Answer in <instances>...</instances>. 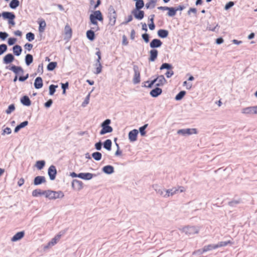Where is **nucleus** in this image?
Listing matches in <instances>:
<instances>
[{
	"mask_svg": "<svg viewBox=\"0 0 257 257\" xmlns=\"http://www.w3.org/2000/svg\"><path fill=\"white\" fill-rule=\"evenodd\" d=\"M90 22L92 24L95 25L96 26L95 28H93L92 29L97 31L99 30V27H98V23L97 20L99 21H102L103 20V16L101 12L99 10L94 11L93 14H91L89 17Z\"/></svg>",
	"mask_w": 257,
	"mask_h": 257,
	"instance_id": "nucleus-1",
	"label": "nucleus"
},
{
	"mask_svg": "<svg viewBox=\"0 0 257 257\" xmlns=\"http://www.w3.org/2000/svg\"><path fill=\"white\" fill-rule=\"evenodd\" d=\"M111 120L109 119H106L101 124L102 129L100 131V135H103L107 133H111L113 131L112 127L109 125Z\"/></svg>",
	"mask_w": 257,
	"mask_h": 257,
	"instance_id": "nucleus-2",
	"label": "nucleus"
},
{
	"mask_svg": "<svg viewBox=\"0 0 257 257\" xmlns=\"http://www.w3.org/2000/svg\"><path fill=\"white\" fill-rule=\"evenodd\" d=\"M64 194L61 191H55L50 190H46V197L50 200L62 198L64 197Z\"/></svg>",
	"mask_w": 257,
	"mask_h": 257,
	"instance_id": "nucleus-3",
	"label": "nucleus"
},
{
	"mask_svg": "<svg viewBox=\"0 0 257 257\" xmlns=\"http://www.w3.org/2000/svg\"><path fill=\"white\" fill-rule=\"evenodd\" d=\"M108 16L109 24L110 25L113 26L115 25L116 19L117 17L116 13L113 7L110 6L108 8Z\"/></svg>",
	"mask_w": 257,
	"mask_h": 257,
	"instance_id": "nucleus-4",
	"label": "nucleus"
},
{
	"mask_svg": "<svg viewBox=\"0 0 257 257\" xmlns=\"http://www.w3.org/2000/svg\"><path fill=\"white\" fill-rule=\"evenodd\" d=\"M180 230L182 232L185 233L186 235H191L198 233L199 229L198 227L194 226H187L182 228H180Z\"/></svg>",
	"mask_w": 257,
	"mask_h": 257,
	"instance_id": "nucleus-5",
	"label": "nucleus"
},
{
	"mask_svg": "<svg viewBox=\"0 0 257 257\" xmlns=\"http://www.w3.org/2000/svg\"><path fill=\"white\" fill-rule=\"evenodd\" d=\"M177 134L183 136H190L193 134H197V131L196 128H194L180 129L177 131Z\"/></svg>",
	"mask_w": 257,
	"mask_h": 257,
	"instance_id": "nucleus-6",
	"label": "nucleus"
},
{
	"mask_svg": "<svg viewBox=\"0 0 257 257\" xmlns=\"http://www.w3.org/2000/svg\"><path fill=\"white\" fill-rule=\"evenodd\" d=\"M133 70L134 72V75L133 81L135 84H137L139 83L141 81L140 71L138 66L136 65H134Z\"/></svg>",
	"mask_w": 257,
	"mask_h": 257,
	"instance_id": "nucleus-7",
	"label": "nucleus"
},
{
	"mask_svg": "<svg viewBox=\"0 0 257 257\" xmlns=\"http://www.w3.org/2000/svg\"><path fill=\"white\" fill-rule=\"evenodd\" d=\"M241 113L249 115L257 114V105L243 108L241 109Z\"/></svg>",
	"mask_w": 257,
	"mask_h": 257,
	"instance_id": "nucleus-8",
	"label": "nucleus"
},
{
	"mask_svg": "<svg viewBox=\"0 0 257 257\" xmlns=\"http://www.w3.org/2000/svg\"><path fill=\"white\" fill-rule=\"evenodd\" d=\"M48 174L51 180H54L57 174V170L56 167L54 165H51L49 167L48 170Z\"/></svg>",
	"mask_w": 257,
	"mask_h": 257,
	"instance_id": "nucleus-9",
	"label": "nucleus"
},
{
	"mask_svg": "<svg viewBox=\"0 0 257 257\" xmlns=\"http://www.w3.org/2000/svg\"><path fill=\"white\" fill-rule=\"evenodd\" d=\"M61 235L62 234H60V233L56 235L54 238H53L51 239L50 241H49L48 243V244L44 247V248H48L49 247H51L56 244L60 239Z\"/></svg>",
	"mask_w": 257,
	"mask_h": 257,
	"instance_id": "nucleus-10",
	"label": "nucleus"
},
{
	"mask_svg": "<svg viewBox=\"0 0 257 257\" xmlns=\"http://www.w3.org/2000/svg\"><path fill=\"white\" fill-rule=\"evenodd\" d=\"M132 14L134 15V16L136 19H138L139 20L143 19L145 15V13L143 11H142L141 10H137L136 9H134L132 11Z\"/></svg>",
	"mask_w": 257,
	"mask_h": 257,
	"instance_id": "nucleus-11",
	"label": "nucleus"
},
{
	"mask_svg": "<svg viewBox=\"0 0 257 257\" xmlns=\"http://www.w3.org/2000/svg\"><path fill=\"white\" fill-rule=\"evenodd\" d=\"M6 69H9L14 72L16 75L18 74H23L24 70L23 68L20 66H16L15 65H13L11 67L7 66L6 67Z\"/></svg>",
	"mask_w": 257,
	"mask_h": 257,
	"instance_id": "nucleus-12",
	"label": "nucleus"
},
{
	"mask_svg": "<svg viewBox=\"0 0 257 257\" xmlns=\"http://www.w3.org/2000/svg\"><path fill=\"white\" fill-rule=\"evenodd\" d=\"M154 81L156 83V85L157 86H162L166 82V80L163 75L158 76L154 79Z\"/></svg>",
	"mask_w": 257,
	"mask_h": 257,
	"instance_id": "nucleus-13",
	"label": "nucleus"
},
{
	"mask_svg": "<svg viewBox=\"0 0 257 257\" xmlns=\"http://www.w3.org/2000/svg\"><path fill=\"white\" fill-rule=\"evenodd\" d=\"M72 187L76 190H80L83 187V184L82 181L74 179L72 182Z\"/></svg>",
	"mask_w": 257,
	"mask_h": 257,
	"instance_id": "nucleus-14",
	"label": "nucleus"
},
{
	"mask_svg": "<svg viewBox=\"0 0 257 257\" xmlns=\"http://www.w3.org/2000/svg\"><path fill=\"white\" fill-rule=\"evenodd\" d=\"M138 131L134 129L130 131L128 133V139L131 142H134L137 141Z\"/></svg>",
	"mask_w": 257,
	"mask_h": 257,
	"instance_id": "nucleus-15",
	"label": "nucleus"
},
{
	"mask_svg": "<svg viewBox=\"0 0 257 257\" xmlns=\"http://www.w3.org/2000/svg\"><path fill=\"white\" fill-rule=\"evenodd\" d=\"M162 41L158 39H154L152 40L150 44V46L153 49L160 47L162 45Z\"/></svg>",
	"mask_w": 257,
	"mask_h": 257,
	"instance_id": "nucleus-16",
	"label": "nucleus"
},
{
	"mask_svg": "<svg viewBox=\"0 0 257 257\" xmlns=\"http://www.w3.org/2000/svg\"><path fill=\"white\" fill-rule=\"evenodd\" d=\"M94 176H96V175L90 173H80L79 178L85 180H89Z\"/></svg>",
	"mask_w": 257,
	"mask_h": 257,
	"instance_id": "nucleus-17",
	"label": "nucleus"
},
{
	"mask_svg": "<svg viewBox=\"0 0 257 257\" xmlns=\"http://www.w3.org/2000/svg\"><path fill=\"white\" fill-rule=\"evenodd\" d=\"M46 182V178L44 176H38L34 178V184L35 185H39L42 183H45Z\"/></svg>",
	"mask_w": 257,
	"mask_h": 257,
	"instance_id": "nucleus-18",
	"label": "nucleus"
},
{
	"mask_svg": "<svg viewBox=\"0 0 257 257\" xmlns=\"http://www.w3.org/2000/svg\"><path fill=\"white\" fill-rule=\"evenodd\" d=\"M2 16L4 19L14 20L16 18L15 14L12 12H4L2 14Z\"/></svg>",
	"mask_w": 257,
	"mask_h": 257,
	"instance_id": "nucleus-19",
	"label": "nucleus"
},
{
	"mask_svg": "<svg viewBox=\"0 0 257 257\" xmlns=\"http://www.w3.org/2000/svg\"><path fill=\"white\" fill-rule=\"evenodd\" d=\"M158 55V51L157 50L154 49H152L150 51V57L149 61L151 62H154L157 59Z\"/></svg>",
	"mask_w": 257,
	"mask_h": 257,
	"instance_id": "nucleus-20",
	"label": "nucleus"
},
{
	"mask_svg": "<svg viewBox=\"0 0 257 257\" xmlns=\"http://www.w3.org/2000/svg\"><path fill=\"white\" fill-rule=\"evenodd\" d=\"M15 59L14 56L11 53L7 54L3 58V62L8 64L12 62Z\"/></svg>",
	"mask_w": 257,
	"mask_h": 257,
	"instance_id": "nucleus-21",
	"label": "nucleus"
},
{
	"mask_svg": "<svg viewBox=\"0 0 257 257\" xmlns=\"http://www.w3.org/2000/svg\"><path fill=\"white\" fill-rule=\"evenodd\" d=\"M32 196L35 197H37L40 195H45L46 196V190L42 191L40 189H36L33 191L32 192Z\"/></svg>",
	"mask_w": 257,
	"mask_h": 257,
	"instance_id": "nucleus-22",
	"label": "nucleus"
},
{
	"mask_svg": "<svg viewBox=\"0 0 257 257\" xmlns=\"http://www.w3.org/2000/svg\"><path fill=\"white\" fill-rule=\"evenodd\" d=\"M43 80L41 77H37L34 82V86L36 89H40L43 87Z\"/></svg>",
	"mask_w": 257,
	"mask_h": 257,
	"instance_id": "nucleus-23",
	"label": "nucleus"
},
{
	"mask_svg": "<svg viewBox=\"0 0 257 257\" xmlns=\"http://www.w3.org/2000/svg\"><path fill=\"white\" fill-rule=\"evenodd\" d=\"M162 92V90L159 88L156 87L152 90L150 93V95L153 97H157L160 95Z\"/></svg>",
	"mask_w": 257,
	"mask_h": 257,
	"instance_id": "nucleus-24",
	"label": "nucleus"
},
{
	"mask_svg": "<svg viewBox=\"0 0 257 257\" xmlns=\"http://www.w3.org/2000/svg\"><path fill=\"white\" fill-rule=\"evenodd\" d=\"M179 190L176 188H173L170 189L166 190V193L164 194V197H168L170 196H172L176 194L178 192Z\"/></svg>",
	"mask_w": 257,
	"mask_h": 257,
	"instance_id": "nucleus-25",
	"label": "nucleus"
},
{
	"mask_svg": "<svg viewBox=\"0 0 257 257\" xmlns=\"http://www.w3.org/2000/svg\"><path fill=\"white\" fill-rule=\"evenodd\" d=\"M102 171L106 174H111L114 172V167L111 165L105 166L102 168Z\"/></svg>",
	"mask_w": 257,
	"mask_h": 257,
	"instance_id": "nucleus-26",
	"label": "nucleus"
},
{
	"mask_svg": "<svg viewBox=\"0 0 257 257\" xmlns=\"http://www.w3.org/2000/svg\"><path fill=\"white\" fill-rule=\"evenodd\" d=\"M157 34L161 38H166L169 35V32L167 30L160 29L158 31Z\"/></svg>",
	"mask_w": 257,
	"mask_h": 257,
	"instance_id": "nucleus-27",
	"label": "nucleus"
},
{
	"mask_svg": "<svg viewBox=\"0 0 257 257\" xmlns=\"http://www.w3.org/2000/svg\"><path fill=\"white\" fill-rule=\"evenodd\" d=\"M24 234L25 233L24 231L18 232L13 236L11 240L12 241H17L22 238L24 237Z\"/></svg>",
	"mask_w": 257,
	"mask_h": 257,
	"instance_id": "nucleus-28",
	"label": "nucleus"
},
{
	"mask_svg": "<svg viewBox=\"0 0 257 257\" xmlns=\"http://www.w3.org/2000/svg\"><path fill=\"white\" fill-rule=\"evenodd\" d=\"M21 102L25 106H29L31 104V101L28 96H24L21 98Z\"/></svg>",
	"mask_w": 257,
	"mask_h": 257,
	"instance_id": "nucleus-29",
	"label": "nucleus"
},
{
	"mask_svg": "<svg viewBox=\"0 0 257 257\" xmlns=\"http://www.w3.org/2000/svg\"><path fill=\"white\" fill-rule=\"evenodd\" d=\"M22 49L21 47L18 45H16L13 47V52L15 55L20 56L22 53Z\"/></svg>",
	"mask_w": 257,
	"mask_h": 257,
	"instance_id": "nucleus-30",
	"label": "nucleus"
},
{
	"mask_svg": "<svg viewBox=\"0 0 257 257\" xmlns=\"http://www.w3.org/2000/svg\"><path fill=\"white\" fill-rule=\"evenodd\" d=\"M28 124V121H24L21 123L20 124L18 125L14 130L15 133H18L21 128H24Z\"/></svg>",
	"mask_w": 257,
	"mask_h": 257,
	"instance_id": "nucleus-31",
	"label": "nucleus"
},
{
	"mask_svg": "<svg viewBox=\"0 0 257 257\" xmlns=\"http://www.w3.org/2000/svg\"><path fill=\"white\" fill-rule=\"evenodd\" d=\"M19 5V0H12L9 4L10 7L12 9H16Z\"/></svg>",
	"mask_w": 257,
	"mask_h": 257,
	"instance_id": "nucleus-32",
	"label": "nucleus"
},
{
	"mask_svg": "<svg viewBox=\"0 0 257 257\" xmlns=\"http://www.w3.org/2000/svg\"><path fill=\"white\" fill-rule=\"evenodd\" d=\"M33 61V57L31 54H27L25 57V62L27 66L30 65Z\"/></svg>",
	"mask_w": 257,
	"mask_h": 257,
	"instance_id": "nucleus-33",
	"label": "nucleus"
},
{
	"mask_svg": "<svg viewBox=\"0 0 257 257\" xmlns=\"http://www.w3.org/2000/svg\"><path fill=\"white\" fill-rule=\"evenodd\" d=\"M111 141L109 139H107L103 143V147L107 150L110 151L111 148Z\"/></svg>",
	"mask_w": 257,
	"mask_h": 257,
	"instance_id": "nucleus-34",
	"label": "nucleus"
},
{
	"mask_svg": "<svg viewBox=\"0 0 257 257\" xmlns=\"http://www.w3.org/2000/svg\"><path fill=\"white\" fill-rule=\"evenodd\" d=\"M157 0H150L146 4L147 9H153L155 8Z\"/></svg>",
	"mask_w": 257,
	"mask_h": 257,
	"instance_id": "nucleus-35",
	"label": "nucleus"
},
{
	"mask_svg": "<svg viewBox=\"0 0 257 257\" xmlns=\"http://www.w3.org/2000/svg\"><path fill=\"white\" fill-rule=\"evenodd\" d=\"M87 38L90 41H93L95 39V34L93 31L90 30L86 32Z\"/></svg>",
	"mask_w": 257,
	"mask_h": 257,
	"instance_id": "nucleus-36",
	"label": "nucleus"
},
{
	"mask_svg": "<svg viewBox=\"0 0 257 257\" xmlns=\"http://www.w3.org/2000/svg\"><path fill=\"white\" fill-rule=\"evenodd\" d=\"M45 165V161L44 160L38 161L36 163V167L38 170H42Z\"/></svg>",
	"mask_w": 257,
	"mask_h": 257,
	"instance_id": "nucleus-37",
	"label": "nucleus"
},
{
	"mask_svg": "<svg viewBox=\"0 0 257 257\" xmlns=\"http://www.w3.org/2000/svg\"><path fill=\"white\" fill-rule=\"evenodd\" d=\"M144 6V2L143 0L137 1L135 5L136 10H139L143 8Z\"/></svg>",
	"mask_w": 257,
	"mask_h": 257,
	"instance_id": "nucleus-38",
	"label": "nucleus"
},
{
	"mask_svg": "<svg viewBox=\"0 0 257 257\" xmlns=\"http://www.w3.org/2000/svg\"><path fill=\"white\" fill-rule=\"evenodd\" d=\"M167 10L168 11L167 15L169 17H174L176 14L175 8L168 7V9H167Z\"/></svg>",
	"mask_w": 257,
	"mask_h": 257,
	"instance_id": "nucleus-39",
	"label": "nucleus"
},
{
	"mask_svg": "<svg viewBox=\"0 0 257 257\" xmlns=\"http://www.w3.org/2000/svg\"><path fill=\"white\" fill-rule=\"evenodd\" d=\"M39 31L40 33H42L44 31L46 26V22L44 20L41 21L39 22Z\"/></svg>",
	"mask_w": 257,
	"mask_h": 257,
	"instance_id": "nucleus-40",
	"label": "nucleus"
},
{
	"mask_svg": "<svg viewBox=\"0 0 257 257\" xmlns=\"http://www.w3.org/2000/svg\"><path fill=\"white\" fill-rule=\"evenodd\" d=\"M92 158L96 161H99L102 157V154L98 152H94L92 154Z\"/></svg>",
	"mask_w": 257,
	"mask_h": 257,
	"instance_id": "nucleus-41",
	"label": "nucleus"
},
{
	"mask_svg": "<svg viewBox=\"0 0 257 257\" xmlns=\"http://www.w3.org/2000/svg\"><path fill=\"white\" fill-rule=\"evenodd\" d=\"M186 94V91L182 90L180 91L175 96V99L176 100H181L185 95Z\"/></svg>",
	"mask_w": 257,
	"mask_h": 257,
	"instance_id": "nucleus-42",
	"label": "nucleus"
},
{
	"mask_svg": "<svg viewBox=\"0 0 257 257\" xmlns=\"http://www.w3.org/2000/svg\"><path fill=\"white\" fill-rule=\"evenodd\" d=\"M216 244H209L205 245L203 248V251L206 252L209 250H211L213 249H216Z\"/></svg>",
	"mask_w": 257,
	"mask_h": 257,
	"instance_id": "nucleus-43",
	"label": "nucleus"
},
{
	"mask_svg": "<svg viewBox=\"0 0 257 257\" xmlns=\"http://www.w3.org/2000/svg\"><path fill=\"white\" fill-rule=\"evenodd\" d=\"M57 62H52L48 64L47 65V69L49 71H53L57 66Z\"/></svg>",
	"mask_w": 257,
	"mask_h": 257,
	"instance_id": "nucleus-44",
	"label": "nucleus"
},
{
	"mask_svg": "<svg viewBox=\"0 0 257 257\" xmlns=\"http://www.w3.org/2000/svg\"><path fill=\"white\" fill-rule=\"evenodd\" d=\"M229 243H231V242L229 240L227 241H220L218 244H216L215 247L217 248L220 247L226 246Z\"/></svg>",
	"mask_w": 257,
	"mask_h": 257,
	"instance_id": "nucleus-45",
	"label": "nucleus"
},
{
	"mask_svg": "<svg viewBox=\"0 0 257 257\" xmlns=\"http://www.w3.org/2000/svg\"><path fill=\"white\" fill-rule=\"evenodd\" d=\"M26 39L29 42H31L35 39V35L32 32H29L26 34Z\"/></svg>",
	"mask_w": 257,
	"mask_h": 257,
	"instance_id": "nucleus-46",
	"label": "nucleus"
},
{
	"mask_svg": "<svg viewBox=\"0 0 257 257\" xmlns=\"http://www.w3.org/2000/svg\"><path fill=\"white\" fill-rule=\"evenodd\" d=\"M58 87L57 85L51 84L49 86V94L52 95L56 91V88Z\"/></svg>",
	"mask_w": 257,
	"mask_h": 257,
	"instance_id": "nucleus-47",
	"label": "nucleus"
},
{
	"mask_svg": "<svg viewBox=\"0 0 257 257\" xmlns=\"http://www.w3.org/2000/svg\"><path fill=\"white\" fill-rule=\"evenodd\" d=\"M148 124H145L139 128V131L142 136H144L146 135L145 129L147 127Z\"/></svg>",
	"mask_w": 257,
	"mask_h": 257,
	"instance_id": "nucleus-48",
	"label": "nucleus"
},
{
	"mask_svg": "<svg viewBox=\"0 0 257 257\" xmlns=\"http://www.w3.org/2000/svg\"><path fill=\"white\" fill-rule=\"evenodd\" d=\"M172 68V66L170 64H169L167 63H163L162 65L160 67L161 70H163L164 69L169 70Z\"/></svg>",
	"mask_w": 257,
	"mask_h": 257,
	"instance_id": "nucleus-49",
	"label": "nucleus"
},
{
	"mask_svg": "<svg viewBox=\"0 0 257 257\" xmlns=\"http://www.w3.org/2000/svg\"><path fill=\"white\" fill-rule=\"evenodd\" d=\"M95 66L96 67V71L95 73L96 74H98L101 73L102 70V65L100 63L98 64H95Z\"/></svg>",
	"mask_w": 257,
	"mask_h": 257,
	"instance_id": "nucleus-50",
	"label": "nucleus"
},
{
	"mask_svg": "<svg viewBox=\"0 0 257 257\" xmlns=\"http://www.w3.org/2000/svg\"><path fill=\"white\" fill-rule=\"evenodd\" d=\"M8 47L6 44H3L0 45V55H2L7 51Z\"/></svg>",
	"mask_w": 257,
	"mask_h": 257,
	"instance_id": "nucleus-51",
	"label": "nucleus"
},
{
	"mask_svg": "<svg viewBox=\"0 0 257 257\" xmlns=\"http://www.w3.org/2000/svg\"><path fill=\"white\" fill-rule=\"evenodd\" d=\"M15 109L14 104H12L9 106L8 109L6 110V112L7 114H10Z\"/></svg>",
	"mask_w": 257,
	"mask_h": 257,
	"instance_id": "nucleus-52",
	"label": "nucleus"
},
{
	"mask_svg": "<svg viewBox=\"0 0 257 257\" xmlns=\"http://www.w3.org/2000/svg\"><path fill=\"white\" fill-rule=\"evenodd\" d=\"M65 33L66 35L71 36L72 30L68 25H66L65 27Z\"/></svg>",
	"mask_w": 257,
	"mask_h": 257,
	"instance_id": "nucleus-53",
	"label": "nucleus"
},
{
	"mask_svg": "<svg viewBox=\"0 0 257 257\" xmlns=\"http://www.w3.org/2000/svg\"><path fill=\"white\" fill-rule=\"evenodd\" d=\"M142 38L143 39V40H144V41L146 42V43H148L150 41V36H149V35L147 33H145V34H143L142 36Z\"/></svg>",
	"mask_w": 257,
	"mask_h": 257,
	"instance_id": "nucleus-54",
	"label": "nucleus"
},
{
	"mask_svg": "<svg viewBox=\"0 0 257 257\" xmlns=\"http://www.w3.org/2000/svg\"><path fill=\"white\" fill-rule=\"evenodd\" d=\"M234 3L233 2H231V1L229 2L225 5L224 9H225V10H227L229 9L230 8H231L232 7H233L234 6Z\"/></svg>",
	"mask_w": 257,
	"mask_h": 257,
	"instance_id": "nucleus-55",
	"label": "nucleus"
},
{
	"mask_svg": "<svg viewBox=\"0 0 257 257\" xmlns=\"http://www.w3.org/2000/svg\"><path fill=\"white\" fill-rule=\"evenodd\" d=\"M68 82H66L65 83H61V87L63 89V93L64 94L65 93V90L68 87Z\"/></svg>",
	"mask_w": 257,
	"mask_h": 257,
	"instance_id": "nucleus-56",
	"label": "nucleus"
},
{
	"mask_svg": "<svg viewBox=\"0 0 257 257\" xmlns=\"http://www.w3.org/2000/svg\"><path fill=\"white\" fill-rule=\"evenodd\" d=\"M8 37V34L6 32H0V39L5 40Z\"/></svg>",
	"mask_w": 257,
	"mask_h": 257,
	"instance_id": "nucleus-57",
	"label": "nucleus"
},
{
	"mask_svg": "<svg viewBox=\"0 0 257 257\" xmlns=\"http://www.w3.org/2000/svg\"><path fill=\"white\" fill-rule=\"evenodd\" d=\"M17 39L15 38H10L8 39V44L10 46L14 45L16 42Z\"/></svg>",
	"mask_w": 257,
	"mask_h": 257,
	"instance_id": "nucleus-58",
	"label": "nucleus"
},
{
	"mask_svg": "<svg viewBox=\"0 0 257 257\" xmlns=\"http://www.w3.org/2000/svg\"><path fill=\"white\" fill-rule=\"evenodd\" d=\"M11 132H12V130H11V128H10L9 127H7L3 130V133H2V135H5L6 134L9 135L11 133Z\"/></svg>",
	"mask_w": 257,
	"mask_h": 257,
	"instance_id": "nucleus-59",
	"label": "nucleus"
},
{
	"mask_svg": "<svg viewBox=\"0 0 257 257\" xmlns=\"http://www.w3.org/2000/svg\"><path fill=\"white\" fill-rule=\"evenodd\" d=\"M37 72L39 74H42L43 72V64H40L39 65L38 69H37Z\"/></svg>",
	"mask_w": 257,
	"mask_h": 257,
	"instance_id": "nucleus-60",
	"label": "nucleus"
},
{
	"mask_svg": "<svg viewBox=\"0 0 257 257\" xmlns=\"http://www.w3.org/2000/svg\"><path fill=\"white\" fill-rule=\"evenodd\" d=\"M102 143L99 141V142L98 143H96L95 144V148L98 150V151H100L101 150V148H102Z\"/></svg>",
	"mask_w": 257,
	"mask_h": 257,
	"instance_id": "nucleus-61",
	"label": "nucleus"
},
{
	"mask_svg": "<svg viewBox=\"0 0 257 257\" xmlns=\"http://www.w3.org/2000/svg\"><path fill=\"white\" fill-rule=\"evenodd\" d=\"M52 103L53 100L51 99H50L45 103L44 105L46 107L48 108L52 105Z\"/></svg>",
	"mask_w": 257,
	"mask_h": 257,
	"instance_id": "nucleus-62",
	"label": "nucleus"
},
{
	"mask_svg": "<svg viewBox=\"0 0 257 257\" xmlns=\"http://www.w3.org/2000/svg\"><path fill=\"white\" fill-rule=\"evenodd\" d=\"M205 251H203V248L197 250L193 252V254L194 255H201L203 254Z\"/></svg>",
	"mask_w": 257,
	"mask_h": 257,
	"instance_id": "nucleus-63",
	"label": "nucleus"
},
{
	"mask_svg": "<svg viewBox=\"0 0 257 257\" xmlns=\"http://www.w3.org/2000/svg\"><path fill=\"white\" fill-rule=\"evenodd\" d=\"M24 47L26 49L28 50V51H30L33 48V45L30 43H26Z\"/></svg>",
	"mask_w": 257,
	"mask_h": 257,
	"instance_id": "nucleus-64",
	"label": "nucleus"
}]
</instances>
